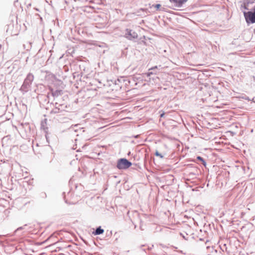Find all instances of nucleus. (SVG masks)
I'll return each mask as SVG.
<instances>
[{
  "label": "nucleus",
  "instance_id": "6e6552de",
  "mask_svg": "<svg viewBox=\"0 0 255 255\" xmlns=\"http://www.w3.org/2000/svg\"><path fill=\"white\" fill-rule=\"evenodd\" d=\"M164 113L160 115V117H163L164 116Z\"/></svg>",
  "mask_w": 255,
  "mask_h": 255
},
{
  "label": "nucleus",
  "instance_id": "f257e3e1",
  "mask_svg": "<svg viewBox=\"0 0 255 255\" xmlns=\"http://www.w3.org/2000/svg\"><path fill=\"white\" fill-rule=\"evenodd\" d=\"M131 165V163L125 158L121 159L117 164V167L120 169H127Z\"/></svg>",
  "mask_w": 255,
  "mask_h": 255
},
{
  "label": "nucleus",
  "instance_id": "f03ea898",
  "mask_svg": "<svg viewBox=\"0 0 255 255\" xmlns=\"http://www.w3.org/2000/svg\"><path fill=\"white\" fill-rule=\"evenodd\" d=\"M244 16L247 23H255V6L254 8V12H245Z\"/></svg>",
  "mask_w": 255,
  "mask_h": 255
},
{
  "label": "nucleus",
  "instance_id": "423d86ee",
  "mask_svg": "<svg viewBox=\"0 0 255 255\" xmlns=\"http://www.w3.org/2000/svg\"><path fill=\"white\" fill-rule=\"evenodd\" d=\"M153 6L157 9L160 7L161 5L160 4H156L155 5H153Z\"/></svg>",
  "mask_w": 255,
  "mask_h": 255
},
{
  "label": "nucleus",
  "instance_id": "1a4fd4ad",
  "mask_svg": "<svg viewBox=\"0 0 255 255\" xmlns=\"http://www.w3.org/2000/svg\"><path fill=\"white\" fill-rule=\"evenodd\" d=\"M74 0L75 1H77V0Z\"/></svg>",
  "mask_w": 255,
  "mask_h": 255
},
{
  "label": "nucleus",
  "instance_id": "39448f33",
  "mask_svg": "<svg viewBox=\"0 0 255 255\" xmlns=\"http://www.w3.org/2000/svg\"><path fill=\"white\" fill-rule=\"evenodd\" d=\"M155 155L157 156H159V157L162 158L163 157V156L160 154V153H159L158 151H156L155 152Z\"/></svg>",
  "mask_w": 255,
  "mask_h": 255
},
{
  "label": "nucleus",
  "instance_id": "0eeeda50",
  "mask_svg": "<svg viewBox=\"0 0 255 255\" xmlns=\"http://www.w3.org/2000/svg\"><path fill=\"white\" fill-rule=\"evenodd\" d=\"M197 158H198V159L200 160L203 161V160L202 158L201 157H200V156H198V157H197Z\"/></svg>",
  "mask_w": 255,
  "mask_h": 255
},
{
  "label": "nucleus",
  "instance_id": "20e7f679",
  "mask_svg": "<svg viewBox=\"0 0 255 255\" xmlns=\"http://www.w3.org/2000/svg\"><path fill=\"white\" fill-rule=\"evenodd\" d=\"M104 233V230L102 229L101 227L98 228L95 232V235H100Z\"/></svg>",
  "mask_w": 255,
  "mask_h": 255
},
{
  "label": "nucleus",
  "instance_id": "7ed1b4c3",
  "mask_svg": "<svg viewBox=\"0 0 255 255\" xmlns=\"http://www.w3.org/2000/svg\"><path fill=\"white\" fill-rule=\"evenodd\" d=\"M188 0H169L170 2L177 7H182Z\"/></svg>",
  "mask_w": 255,
  "mask_h": 255
},
{
  "label": "nucleus",
  "instance_id": "9d476101",
  "mask_svg": "<svg viewBox=\"0 0 255 255\" xmlns=\"http://www.w3.org/2000/svg\"><path fill=\"white\" fill-rule=\"evenodd\" d=\"M254 32H255V29H254Z\"/></svg>",
  "mask_w": 255,
  "mask_h": 255
}]
</instances>
